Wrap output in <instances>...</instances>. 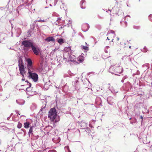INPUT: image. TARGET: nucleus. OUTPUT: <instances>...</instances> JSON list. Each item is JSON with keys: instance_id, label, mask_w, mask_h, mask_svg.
I'll use <instances>...</instances> for the list:
<instances>
[{"instance_id": "32", "label": "nucleus", "mask_w": 152, "mask_h": 152, "mask_svg": "<svg viewBox=\"0 0 152 152\" xmlns=\"http://www.w3.org/2000/svg\"><path fill=\"white\" fill-rule=\"evenodd\" d=\"M25 82L26 83H27V84L26 85H21V86H20V87H25V88H26V87H27L28 86V81L27 80L26 81H25Z\"/></svg>"}, {"instance_id": "52", "label": "nucleus", "mask_w": 152, "mask_h": 152, "mask_svg": "<svg viewBox=\"0 0 152 152\" xmlns=\"http://www.w3.org/2000/svg\"><path fill=\"white\" fill-rule=\"evenodd\" d=\"M66 86V85H65L63 87V88H62V90L64 89V87H65Z\"/></svg>"}, {"instance_id": "9", "label": "nucleus", "mask_w": 152, "mask_h": 152, "mask_svg": "<svg viewBox=\"0 0 152 152\" xmlns=\"http://www.w3.org/2000/svg\"><path fill=\"white\" fill-rule=\"evenodd\" d=\"M19 68L20 74L22 75L23 77H25L26 72L25 70L24 66L19 67Z\"/></svg>"}, {"instance_id": "51", "label": "nucleus", "mask_w": 152, "mask_h": 152, "mask_svg": "<svg viewBox=\"0 0 152 152\" xmlns=\"http://www.w3.org/2000/svg\"><path fill=\"white\" fill-rule=\"evenodd\" d=\"M124 79H123L122 78V80H121V82H122V83L124 82Z\"/></svg>"}, {"instance_id": "11", "label": "nucleus", "mask_w": 152, "mask_h": 152, "mask_svg": "<svg viewBox=\"0 0 152 152\" xmlns=\"http://www.w3.org/2000/svg\"><path fill=\"white\" fill-rule=\"evenodd\" d=\"M80 126L82 127V129H85L86 128L88 125V124L86 123L84 121H82L79 123Z\"/></svg>"}, {"instance_id": "50", "label": "nucleus", "mask_w": 152, "mask_h": 152, "mask_svg": "<svg viewBox=\"0 0 152 152\" xmlns=\"http://www.w3.org/2000/svg\"><path fill=\"white\" fill-rule=\"evenodd\" d=\"M21 130L23 131V132H24L25 131V132H26V131L24 129H21Z\"/></svg>"}, {"instance_id": "5", "label": "nucleus", "mask_w": 152, "mask_h": 152, "mask_svg": "<svg viewBox=\"0 0 152 152\" xmlns=\"http://www.w3.org/2000/svg\"><path fill=\"white\" fill-rule=\"evenodd\" d=\"M79 78H76L75 80L72 82V86L74 89L79 90L80 89V87L79 82L78 81Z\"/></svg>"}, {"instance_id": "8", "label": "nucleus", "mask_w": 152, "mask_h": 152, "mask_svg": "<svg viewBox=\"0 0 152 152\" xmlns=\"http://www.w3.org/2000/svg\"><path fill=\"white\" fill-rule=\"evenodd\" d=\"M115 73L120 74L123 72V70L121 66H115Z\"/></svg>"}, {"instance_id": "4", "label": "nucleus", "mask_w": 152, "mask_h": 152, "mask_svg": "<svg viewBox=\"0 0 152 152\" xmlns=\"http://www.w3.org/2000/svg\"><path fill=\"white\" fill-rule=\"evenodd\" d=\"M28 86L26 87V91L27 94L30 96H33L35 94H36L37 92L32 91L31 88V84L29 83H28Z\"/></svg>"}, {"instance_id": "47", "label": "nucleus", "mask_w": 152, "mask_h": 152, "mask_svg": "<svg viewBox=\"0 0 152 152\" xmlns=\"http://www.w3.org/2000/svg\"><path fill=\"white\" fill-rule=\"evenodd\" d=\"M21 88H20V89H23V90H24V91L25 90L24 89H25V87H20Z\"/></svg>"}, {"instance_id": "37", "label": "nucleus", "mask_w": 152, "mask_h": 152, "mask_svg": "<svg viewBox=\"0 0 152 152\" xmlns=\"http://www.w3.org/2000/svg\"><path fill=\"white\" fill-rule=\"evenodd\" d=\"M36 21H38L40 22H45V20H36Z\"/></svg>"}, {"instance_id": "60", "label": "nucleus", "mask_w": 152, "mask_h": 152, "mask_svg": "<svg viewBox=\"0 0 152 152\" xmlns=\"http://www.w3.org/2000/svg\"><path fill=\"white\" fill-rule=\"evenodd\" d=\"M124 56L122 58V59H123L124 58Z\"/></svg>"}, {"instance_id": "24", "label": "nucleus", "mask_w": 152, "mask_h": 152, "mask_svg": "<svg viewBox=\"0 0 152 152\" xmlns=\"http://www.w3.org/2000/svg\"><path fill=\"white\" fill-rule=\"evenodd\" d=\"M81 48L82 49L86 50H88L89 49L88 47L83 45H81Z\"/></svg>"}, {"instance_id": "64", "label": "nucleus", "mask_w": 152, "mask_h": 152, "mask_svg": "<svg viewBox=\"0 0 152 152\" xmlns=\"http://www.w3.org/2000/svg\"><path fill=\"white\" fill-rule=\"evenodd\" d=\"M128 16L130 17V16L129 15H128V16H126V17H128Z\"/></svg>"}, {"instance_id": "34", "label": "nucleus", "mask_w": 152, "mask_h": 152, "mask_svg": "<svg viewBox=\"0 0 152 152\" xmlns=\"http://www.w3.org/2000/svg\"><path fill=\"white\" fill-rule=\"evenodd\" d=\"M65 51L66 52L69 51L70 50V48L69 47H66L64 49Z\"/></svg>"}, {"instance_id": "30", "label": "nucleus", "mask_w": 152, "mask_h": 152, "mask_svg": "<svg viewBox=\"0 0 152 152\" xmlns=\"http://www.w3.org/2000/svg\"><path fill=\"white\" fill-rule=\"evenodd\" d=\"M148 64H144L143 65V67L144 68V69H147V68H148Z\"/></svg>"}, {"instance_id": "10", "label": "nucleus", "mask_w": 152, "mask_h": 152, "mask_svg": "<svg viewBox=\"0 0 152 152\" xmlns=\"http://www.w3.org/2000/svg\"><path fill=\"white\" fill-rule=\"evenodd\" d=\"M76 60V57L75 56L71 54L69 56V59L68 61L69 62V61H71L73 62L75 64L77 63Z\"/></svg>"}, {"instance_id": "33", "label": "nucleus", "mask_w": 152, "mask_h": 152, "mask_svg": "<svg viewBox=\"0 0 152 152\" xmlns=\"http://www.w3.org/2000/svg\"><path fill=\"white\" fill-rule=\"evenodd\" d=\"M133 28H134L136 29H139L140 28V26H133Z\"/></svg>"}, {"instance_id": "40", "label": "nucleus", "mask_w": 152, "mask_h": 152, "mask_svg": "<svg viewBox=\"0 0 152 152\" xmlns=\"http://www.w3.org/2000/svg\"><path fill=\"white\" fill-rule=\"evenodd\" d=\"M5 7H0V10H3L4 9H5Z\"/></svg>"}, {"instance_id": "54", "label": "nucleus", "mask_w": 152, "mask_h": 152, "mask_svg": "<svg viewBox=\"0 0 152 152\" xmlns=\"http://www.w3.org/2000/svg\"><path fill=\"white\" fill-rule=\"evenodd\" d=\"M119 39L118 37H117V40L118 41Z\"/></svg>"}, {"instance_id": "36", "label": "nucleus", "mask_w": 152, "mask_h": 152, "mask_svg": "<svg viewBox=\"0 0 152 152\" xmlns=\"http://www.w3.org/2000/svg\"><path fill=\"white\" fill-rule=\"evenodd\" d=\"M21 9V6H19L18 7H17V8L16 11H17V12H18V15L19 14V10Z\"/></svg>"}, {"instance_id": "14", "label": "nucleus", "mask_w": 152, "mask_h": 152, "mask_svg": "<svg viewBox=\"0 0 152 152\" xmlns=\"http://www.w3.org/2000/svg\"><path fill=\"white\" fill-rule=\"evenodd\" d=\"M53 141L56 143H57L60 142V138L58 136H56L53 138Z\"/></svg>"}, {"instance_id": "45", "label": "nucleus", "mask_w": 152, "mask_h": 152, "mask_svg": "<svg viewBox=\"0 0 152 152\" xmlns=\"http://www.w3.org/2000/svg\"><path fill=\"white\" fill-rule=\"evenodd\" d=\"M61 20V18H58V19L57 21H58V22H59Z\"/></svg>"}, {"instance_id": "28", "label": "nucleus", "mask_w": 152, "mask_h": 152, "mask_svg": "<svg viewBox=\"0 0 152 152\" xmlns=\"http://www.w3.org/2000/svg\"><path fill=\"white\" fill-rule=\"evenodd\" d=\"M148 50L146 46H144L143 48L141 50V51L143 52H146Z\"/></svg>"}, {"instance_id": "46", "label": "nucleus", "mask_w": 152, "mask_h": 152, "mask_svg": "<svg viewBox=\"0 0 152 152\" xmlns=\"http://www.w3.org/2000/svg\"><path fill=\"white\" fill-rule=\"evenodd\" d=\"M18 31H19V33H18V34H19V35H20L21 33L20 30L19 29H18Z\"/></svg>"}, {"instance_id": "59", "label": "nucleus", "mask_w": 152, "mask_h": 152, "mask_svg": "<svg viewBox=\"0 0 152 152\" xmlns=\"http://www.w3.org/2000/svg\"><path fill=\"white\" fill-rule=\"evenodd\" d=\"M125 23H126V24H127V22H125Z\"/></svg>"}, {"instance_id": "58", "label": "nucleus", "mask_w": 152, "mask_h": 152, "mask_svg": "<svg viewBox=\"0 0 152 152\" xmlns=\"http://www.w3.org/2000/svg\"><path fill=\"white\" fill-rule=\"evenodd\" d=\"M63 28V27H60V28L59 29H61V28L62 29Z\"/></svg>"}, {"instance_id": "62", "label": "nucleus", "mask_w": 152, "mask_h": 152, "mask_svg": "<svg viewBox=\"0 0 152 152\" xmlns=\"http://www.w3.org/2000/svg\"><path fill=\"white\" fill-rule=\"evenodd\" d=\"M131 46H129V48H131Z\"/></svg>"}, {"instance_id": "17", "label": "nucleus", "mask_w": 152, "mask_h": 152, "mask_svg": "<svg viewBox=\"0 0 152 152\" xmlns=\"http://www.w3.org/2000/svg\"><path fill=\"white\" fill-rule=\"evenodd\" d=\"M16 102L17 104L20 105H23L25 103V101L23 99L16 100Z\"/></svg>"}, {"instance_id": "31", "label": "nucleus", "mask_w": 152, "mask_h": 152, "mask_svg": "<svg viewBox=\"0 0 152 152\" xmlns=\"http://www.w3.org/2000/svg\"><path fill=\"white\" fill-rule=\"evenodd\" d=\"M58 42L60 44H62L63 43L64 41L62 39H59L58 40Z\"/></svg>"}, {"instance_id": "43", "label": "nucleus", "mask_w": 152, "mask_h": 152, "mask_svg": "<svg viewBox=\"0 0 152 152\" xmlns=\"http://www.w3.org/2000/svg\"><path fill=\"white\" fill-rule=\"evenodd\" d=\"M69 24H72V21L70 20H69V23L67 24L68 26H69L68 25Z\"/></svg>"}, {"instance_id": "7", "label": "nucleus", "mask_w": 152, "mask_h": 152, "mask_svg": "<svg viewBox=\"0 0 152 152\" xmlns=\"http://www.w3.org/2000/svg\"><path fill=\"white\" fill-rule=\"evenodd\" d=\"M31 48L32 50L35 55H39V53L40 50L39 48L38 47H36L33 45Z\"/></svg>"}, {"instance_id": "29", "label": "nucleus", "mask_w": 152, "mask_h": 152, "mask_svg": "<svg viewBox=\"0 0 152 152\" xmlns=\"http://www.w3.org/2000/svg\"><path fill=\"white\" fill-rule=\"evenodd\" d=\"M110 47L109 46H106L105 48L104 51L106 53H107L108 52L109 50H108Z\"/></svg>"}, {"instance_id": "12", "label": "nucleus", "mask_w": 152, "mask_h": 152, "mask_svg": "<svg viewBox=\"0 0 152 152\" xmlns=\"http://www.w3.org/2000/svg\"><path fill=\"white\" fill-rule=\"evenodd\" d=\"M115 66H111L109 69V71L110 72L115 75H117L116 73H115Z\"/></svg>"}, {"instance_id": "53", "label": "nucleus", "mask_w": 152, "mask_h": 152, "mask_svg": "<svg viewBox=\"0 0 152 152\" xmlns=\"http://www.w3.org/2000/svg\"><path fill=\"white\" fill-rule=\"evenodd\" d=\"M26 134V132H25V131L24 132V135H25Z\"/></svg>"}, {"instance_id": "55", "label": "nucleus", "mask_w": 152, "mask_h": 152, "mask_svg": "<svg viewBox=\"0 0 152 152\" xmlns=\"http://www.w3.org/2000/svg\"><path fill=\"white\" fill-rule=\"evenodd\" d=\"M22 80L23 81H24V80H25V79H24V78H22Z\"/></svg>"}, {"instance_id": "48", "label": "nucleus", "mask_w": 152, "mask_h": 152, "mask_svg": "<svg viewBox=\"0 0 152 152\" xmlns=\"http://www.w3.org/2000/svg\"><path fill=\"white\" fill-rule=\"evenodd\" d=\"M127 78V76H124V77L122 78L123 79H124V80H125Z\"/></svg>"}, {"instance_id": "21", "label": "nucleus", "mask_w": 152, "mask_h": 152, "mask_svg": "<svg viewBox=\"0 0 152 152\" xmlns=\"http://www.w3.org/2000/svg\"><path fill=\"white\" fill-rule=\"evenodd\" d=\"M124 86L127 87L126 89H125L126 90H127L129 89V88L131 87V85L129 82H127L124 85Z\"/></svg>"}, {"instance_id": "3", "label": "nucleus", "mask_w": 152, "mask_h": 152, "mask_svg": "<svg viewBox=\"0 0 152 152\" xmlns=\"http://www.w3.org/2000/svg\"><path fill=\"white\" fill-rule=\"evenodd\" d=\"M22 44L24 46V50L26 51L28 50V48L31 47L33 45L32 43L28 40L23 41L22 42Z\"/></svg>"}, {"instance_id": "6", "label": "nucleus", "mask_w": 152, "mask_h": 152, "mask_svg": "<svg viewBox=\"0 0 152 152\" xmlns=\"http://www.w3.org/2000/svg\"><path fill=\"white\" fill-rule=\"evenodd\" d=\"M26 61L27 63V65L28 71L34 69L32 66V62L30 58H28L27 59Z\"/></svg>"}, {"instance_id": "25", "label": "nucleus", "mask_w": 152, "mask_h": 152, "mask_svg": "<svg viewBox=\"0 0 152 152\" xmlns=\"http://www.w3.org/2000/svg\"><path fill=\"white\" fill-rule=\"evenodd\" d=\"M29 124L28 122H26L24 124V127L25 128H28L29 127Z\"/></svg>"}, {"instance_id": "56", "label": "nucleus", "mask_w": 152, "mask_h": 152, "mask_svg": "<svg viewBox=\"0 0 152 152\" xmlns=\"http://www.w3.org/2000/svg\"><path fill=\"white\" fill-rule=\"evenodd\" d=\"M107 39L108 40H110V39L108 38V37H107Z\"/></svg>"}, {"instance_id": "39", "label": "nucleus", "mask_w": 152, "mask_h": 152, "mask_svg": "<svg viewBox=\"0 0 152 152\" xmlns=\"http://www.w3.org/2000/svg\"><path fill=\"white\" fill-rule=\"evenodd\" d=\"M54 2L53 5L54 6H55L57 3L58 0H54Z\"/></svg>"}, {"instance_id": "38", "label": "nucleus", "mask_w": 152, "mask_h": 152, "mask_svg": "<svg viewBox=\"0 0 152 152\" xmlns=\"http://www.w3.org/2000/svg\"><path fill=\"white\" fill-rule=\"evenodd\" d=\"M149 18L150 20L152 21V14L150 15L149 16Z\"/></svg>"}, {"instance_id": "13", "label": "nucleus", "mask_w": 152, "mask_h": 152, "mask_svg": "<svg viewBox=\"0 0 152 152\" xmlns=\"http://www.w3.org/2000/svg\"><path fill=\"white\" fill-rule=\"evenodd\" d=\"M107 100L108 103L110 105L113 104L114 103L113 99L112 96H109L108 97Z\"/></svg>"}, {"instance_id": "22", "label": "nucleus", "mask_w": 152, "mask_h": 152, "mask_svg": "<svg viewBox=\"0 0 152 152\" xmlns=\"http://www.w3.org/2000/svg\"><path fill=\"white\" fill-rule=\"evenodd\" d=\"M116 13L118 15H123V14H124V13H123L122 11L120 9H118V12H116Z\"/></svg>"}, {"instance_id": "49", "label": "nucleus", "mask_w": 152, "mask_h": 152, "mask_svg": "<svg viewBox=\"0 0 152 152\" xmlns=\"http://www.w3.org/2000/svg\"><path fill=\"white\" fill-rule=\"evenodd\" d=\"M45 106L44 107H42L40 110L41 111H42L43 110V109L45 108Z\"/></svg>"}, {"instance_id": "15", "label": "nucleus", "mask_w": 152, "mask_h": 152, "mask_svg": "<svg viewBox=\"0 0 152 152\" xmlns=\"http://www.w3.org/2000/svg\"><path fill=\"white\" fill-rule=\"evenodd\" d=\"M18 63V67L24 66L23 60L20 57L19 58Z\"/></svg>"}, {"instance_id": "2", "label": "nucleus", "mask_w": 152, "mask_h": 152, "mask_svg": "<svg viewBox=\"0 0 152 152\" xmlns=\"http://www.w3.org/2000/svg\"><path fill=\"white\" fill-rule=\"evenodd\" d=\"M28 77L29 79H31L34 82H37L38 79V76L37 74L34 72V69L28 71Z\"/></svg>"}, {"instance_id": "23", "label": "nucleus", "mask_w": 152, "mask_h": 152, "mask_svg": "<svg viewBox=\"0 0 152 152\" xmlns=\"http://www.w3.org/2000/svg\"><path fill=\"white\" fill-rule=\"evenodd\" d=\"M65 150L66 152H71L68 146H66L64 147Z\"/></svg>"}, {"instance_id": "57", "label": "nucleus", "mask_w": 152, "mask_h": 152, "mask_svg": "<svg viewBox=\"0 0 152 152\" xmlns=\"http://www.w3.org/2000/svg\"><path fill=\"white\" fill-rule=\"evenodd\" d=\"M141 119H142V118H143V117H142V116H141Z\"/></svg>"}, {"instance_id": "16", "label": "nucleus", "mask_w": 152, "mask_h": 152, "mask_svg": "<svg viewBox=\"0 0 152 152\" xmlns=\"http://www.w3.org/2000/svg\"><path fill=\"white\" fill-rule=\"evenodd\" d=\"M86 1L85 0H82L80 2L81 8L82 9H84L86 8L85 6Z\"/></svg>"}, {"instance_id": "26", "label": "nucleus", "mask_w": 152, "mask_h": 152, "mask_svg": "<svg viewBox=\"0 0 152 152\" xmlns=\"http://www.w3.org/2000/svg\"><path fill=\"white\" fill-rule=\"evenodd\" d=\"M33 126L30 127L29 132L28 133L29 136H30L31 133H32V132L33 130Z\"/></svg>"}, {"instance_id": "61", "label": "nucleus", "mask_w": 152, "mask_h": 152, "mask_svg": "<svg viewBox=\"0 0 152 152\" xmlns=\"http://www.w3.org/2000/svg\"><path fill=\"white\" fill-rule=\"evenodd\" d=\"M50 6H52V5H51V4H50Z\"/></svg>"}, {"instance_id": "20", "label": "nucleus", "mask_w": 152, "mask_h": 152, "mask_svg": "<svg viewBox=\"0 0 152 152\" xmlns=\"http://www.w3.org/2000/svg\"><path fill=\"white\" fill-rule=\"evenodd\" d=\"M78 61L80 62H82L84 60L83 57L82 56H80L77 58Z\"/></svg>"}, {"instance_id": "41", "label": "nucleus", "mask_w": 152, "mask_h": 152, "mask_svg": "<svg viewBox=\"0 0 152 152\" xmlns=\"http://www.w3.org/2000/svg\"><path fill=\"white\" fill-rule=\"evenodd\" d=\"M111 90V92L113 93H116L118 92L117 91H116L115 90Z\"/></svg>"}, {"instance_id": "1", "label": "nucleus", "mask_w": 152, "mask_h": 152, "mask_svg": "<svg viewBox=\"0 0 152 152\" xmlns=\"http://www.w3.org/2000/svg\"><path fill=\"white\" fill-rule=\"evenodd\" d=\"M57 117V113L55 108L54 107L51 109L49 112L48 117L52 121L56 122L58 121L57 120L56 118Z\"/></svg>"}, {"instance_id": "63", "label": "nucleus", "mask_w": 152, "mask_h": 152, "mask_svg": "<svg viewBox=\"0 0 152 152\" xmlns=\"http://www.w3.org/2000/svg\"><path fill=\"white\" fill-rule=\"evenodd\" d=\"M113 39H112V42H113Z\"/></svg>"}, {"instance_id": "19", "label": "nucleus", "mask_w": 152, "mask_h": 152, "mask_svg": "<svg viewBox=\"0 0 152 152\" xmlns=\"http://www.w3.org/2000/svg\"><path fill=\"white\" fill-rule=\"evenodd\" d=\"M111 34L112 35V36H113V37H114L115 36V33L114 31L113 30H110L109 31L107 34Z\"/></svg>"}, {"instance_id": "44", "label": "nucleus", "mask_w": 152, "mask_h": 152, "mask_svg": "<svg viewBox=\"0 0 152 152\" xmlns=\"http://www.w3.org/2000/svg\"><path fill=\"white\" fill-rule=\"evenodd\" d=\"M143 152H147V150L145 149H143L142 150Z\"/></svg>"}, {"instance_id": "27", "label": "nucleus", "mask_w": 152, "mask_h": 152, "mask_svg": "<svg viewBox=\"0 0 152 152\" xmlns=\"http://www.w3.org/2000/svg\"><path fill=\"white\" fill-rule=\"evenodd\" d=\"M84 26H86L87 27V28L86 29V30H85V31H87L89 28V26L88 24H85L83 26V28H84Z\"/></svg>"}, {"instance_id": "18", "label": "nucleus", "mask_w": 152, "mask_h": 152, "mask_svg": "<svg viewBox=\"0 0 152 152\" xmlns=\"http://www.w3.org/2000/svg\"><path fill=\"white\" fill-rule=\"evenodd\" d=\"M45 40L48 42L51 41L53 42L55 41V39L53 37H49L45 39Z\"/></svg>"}, {"instance_id": "35", "label": "nucleus", "mask_w": 152, "mask_h": 152, "mask_svg": "<svg viewBox=\"0 0 152 152\" xmlns=\"http://www.w3.org/2000/svg\"><path fill=\"white\" fill-rule=\"evenodd\" d=\"M22 126V124L18 122L17 125V127L19 129L21 128Z\"/></svg>"}, {"instance_id": "42", "label": "nucleus", "mask_w": 152, "mask_h": 152, "mask_svg": "<svg viewBox=\"0 0 152 152\" xmlns=\"http://www.w3.org/2000/svg\"><path fill=\"white\" fill-rule=\"evenodd\" d=\"M48 152H56V151L55 150H49L48 151Z\"/></svg>"}]
</instances>
